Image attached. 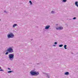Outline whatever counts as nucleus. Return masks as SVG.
I'll return each instance as SVG.
<instances>
[{
    "label": "nucleus",
    "instance_id": "nucleus-13",
    "mask_svg": "<svg viewBox=\"0 0 78 78\" xmlns=\"http://www.w3.org/2000/svg\"><path fill=\"white\" fill-rule=\"evenodd\" d=\"M29 3H30V5H32L33 3H32V2H31V1H29Z\"/></svg>",
    "mask_w": 78,
    "mask_h": 78
},
{
    "label": "nucleus",
    "instance_id": "nucleus-24",
    "mask_svg": "<svg viewBox=\"0 0 78 78\" xmlns=\"http://www.w3.org/2000/svg\"><path fill=\"white\" fill-rule=\"evenodd\" d=\"M53 47H55V46H56V45H53Z\"/></svg>",
    "mask_w": 78,
    "mask_h": 78
},
{
    "label": "nucleus",
    "instance_id": "nucleus-19",
    "mask_svg": "<svg viewBox=\"0 0 78 78\" xmlns=\"http://www.w3.org/2000/svg\"><path fill=\"white\" fill-rule=\"evenodd\" d=\"M76 19V17H74L73 19V20H75Z\"/></svg>",
    "mask_w": 78,
    "mask_h": 78
},
{
    "label": "nucleus",
    "instance_id": "nucleus-7",
    "mask_svg": "<svg viewBox=\"0 0 78 78\" xmlns=\"http://www.w3.org/2000/svg\"><path fill=\"white\" fill-rule=\"evenodd\" d=\"M75 5L77 7H78V1H76L75 2Z\"/></svg>",
    "mask_w": 78,
    "mask_h": 78
},
{
    "label": "nucleus",
    "instance_id": "nucleus-27",
    "mask_svg": "<svg viewBox=\"0 0 78 78\" xmlns=\"http://www.w3.org/2000/svg\"><path fill=\"white\" fill-rule=\"evenodd\" d=\"M56 25H58V24H56Z\"/></svg>",
    "mask_w": 78,
    "mask_h": 78
},
{
    "label": "nucleus",
    "instance_id": "nucleus-5",
    "mask_svg": "<svg viewBox=\"0 0 78 78\" xmlns=\"http://www.w3.org/2000/svg\"><path fill=\"white\" fill-rule=\"evenodd\" d=\"M56 30H63V27H58L56 28Z\"/></svg>",
    "mask_w": 78,
    "mask_h": 78
},
{
    "label": "nucleus",
    "instance_id": "nucleus-29",
    "mask_svg": "<svg viewBox=\"0 0 78 78\" xmlns=\"http://www.w3.org/2000/svg\"><path fill=\"white\" fill-rule=\"evenodd\" d=\"M61 0V1H62V0Z\"/></svg>",
    "mask_w": 78,
    "mask_h": 78
},
{
    "label": "nucleus",
    "instance_id": "nucleus-28",
    "mask_svg": "<svg viewBox=\"0 0 78 78\" xmlns=\"http://www.w3.org/2000/svg\"><path fill=\"white\" fill-rule=\"evenodd\" d=\"M31 40H33V39H31Z\"/></svg>",
    "mask_w": 78,
    "mask_h": 78
},
{
    "label": "nucleus",
    "instance_id": "nucleus-26",
    "mask_svg": "<svg viewBox=\"0 0 78 78\" xmlns=\"http://www.w3.org/2000/svg\"><path fill=\"white\" fill-rule=\"evenodd\" d=\"M0 21H1V19H0Z\"/></svg>",
    "mask_w": 78,
    "mask_h": 78
},
{
    "label": "nucleus",
    "instance_id": "nucleus-14",
    "mask_svg": "<svg viewBox=\"0 0 78 78\" xmlns=\"http://www.w3.org/2000/svg\"><path fill=\"white\" fill-rule=\"evenodd\" d=\"M62 2H63V3H66V2H67V0H63Z\"/></svg>",
    "mask_w": 78,
    "mask_h": 78
},
{
    "label": "nucleus",
    "instance_id": "nucleus-4",
    "mask_svg": "<svg viewBox=\"0 0 78 78\" xmlns=\"http://www.w3.org/2000/svg\"><path fill=\"white\" fill-rule=\"evenodd\" d=\"M7 51H8L9 53H12L14 52L13 49H12V48L11 47H9L7 49Z\"/></svg>",
    "mask_w": 78,
    "mask_h": 78
},
{
    "label": "nucleus",
    "instance_id": "nucleus-17",
    "mask_svg": "<svg viewBox=\"0 0 78 78\" xmlns=\"http://www.w3.org/2000/svg\"><path fill=\"white\" fill-rule=\"evenodd\" d=\"M8 53H9V52H6V53H5V55H8Z\"/></svg>",
    "mask_w": 78,
    "mask_h": 78
},
{
    "label": "nucleus",
    "instance_id": "nucleus-16",
    "mask_svg": "<svg viewBox=\"0 0 78 78\" xmlns=\"http://www.w3.org/2000/svg\"><path fill=\"white\" fill-rule=\"evenodd\" d=\"M4 12H5V13H6V14H7V13H8V12L6 11V10H4Z\"/></svg>",
    "mask_w": 78,
    "mask_h": 78
},
{
    "label": "nucleus",
    "instance_id": "nucleus-21",
    "mask_svg": "<svg viewBox=\"0 0 78 78\" xmlns=\"http://www.w3.org/2000/svg\"><path fill=\"white\" fill-rule=\"evenodd\" d=\"M8 70H11V68H8Z\"/></svg>",
    "mask_w": 78,
    "mask_h": 78
},
{
    "label": "nucleus",
    "instance_id": "nucleus-10",
    "mask_svg": "<svg viewBox=\"0 0 78 78\" xmlns=\"http://www.w3.org/2000/svg\"><path fill=\"white\" fill-rule=\"evenodd\" d=\"M17 26V24H14L13 26V28H15V27Z\"/></svg>",
    "mask_w": 78,
    "mask_h": 78
},
{
    "label": "nucleus",
    "instance_id": "nucleus-3",
    "mask_svg": "<svg viewBox=\"0 0 78 78\" xmlns=\"http://www.w3.org/2000/svg\"><path fill=\"white\" fill-rule=\"evenodd\" d=\"M7 37L9 39V38H13L14 37V35L13 34V33H10L8 34Z\"/></svg>",
    "mask_w": 78,
    "mask_h": 78
},
{
    "label": "nucleus",
    "instance_id": "nucleus-11",
    "mask_svg": "<svg viewBox=\"0 0 78 78\" xmlns=\"http://www.w3.org/2000/svg\"><path fill=\"white\" fill-rule=\"evenodd\" d=\"M64 48L65 49H67V45H64Z\"/></svg>",
    "mask_w": 78,
    "mask_h": 78
},
{
    "label": "nucleus",
    "instance_id": "nucleus-20",
    "mask_svg": "<svg viewBox=\"0 0 78 78\" xmlns=\"http://www.w3.org/2000/svg\"><path fill=\"white\" fill-rule=\"evenodd\" d=\"M0 71H2V72H4V70L2 69H0Z\"/></svg>",
    "mask_w": 78,
    "mask_h": 78
},
{
    "label": "nucleus",
    "instance_id": "nucleus-9",
    "mask_svg": "<svg viewBox=\"0 0 78 78\" xmlns=\"http://www.w3.org/2000/svg\"><path fill=\"white\" fill-rule=\"evenodd\" d=\"M65 75H69V72H66L65 73Z\"/></svg>",
    "mask_w": 78,
    "mask_h": 78
},
{
    "label": "nucleus",
    "instance_id": "nucleus-18",
    "mask_svg": "<svg viewBox=\"0 0 78 78\" xmlns=\"http://www.w3.org/2000/svg\"><path fill=\"white\" fill-rule=\"evenodd\" d=\"M51 13H55V12H54L53 11H52L51 12Z\"/></svg>",
    "mask_w": 78,
    "mask_h": 78
},
{
    "label": "nucleus",
    "instance_id": "nucleus-8",
    "mask_svg": "<svg viewBox=\"0 0 78 78\" xmlns=\"http://www.w3.org/2000/svg\"><path fill=\"white\" fill-rule=\"evenodd\" d=\"M44 74H45V75H47V78H50V76L48 75V74H47V73H44Z\"/></svg>",
    "mask_w": 78,
    "mask_h": 78
},
{
    "label": "nucleus",
    "instance_id": "nucleus-6",
    "mask_svg": "<svg viewBox=\"0 0 78 78\" xmlns=\"http://www.w3.org/2000/svg\"><path fill=\"white\" fill-rule=\"evenodd\" d=\"M50 27V25H48L45 27V30H48V29H49V28Z\"/></svg>",
    "mask_w": 78,
    "mask_h": 78
},
{
    "label": "nucleus",
    "instance_id": "nucleus-25",
    "mask_svg": "<svg viewBox=\"0 0 78 78\" xmlns=\"http://www.w3.org/2000/svg\"><path fill=\"white\" fill-rule=\"evenodd\" d=\"M69 20H72V19H70Z\"/></svg>",
    "mask_w": 78,
    "mask_h": 78
},
{
    "label": "nucleus",
    "instance_id": "nucleus-22",
    "mask_svg": "<svg viewBox=\"0 0 78 78\" xmlns=\"http://www.w3.org/2000/svg\"><path fill=\"white\" fill-rule=\"evenodd\" d=\"M54 44H55V45H56V44H58V43H57V42H55L54 43Z\"/></svg>",
    "mask_w": 78,
    "mask_h": 78
},
{
    "label": "nucleus",
    "instance_id": "nucleus-2",
    "mask_svg": "<svg viewBox=\"0 0 78 78\" xmlns=\"http://www.w3.org/2000/svg\"><path fill=\"white\" fill-rule=\"evenodd\" d=\"M9 58L10 61H12L14 57V54H10L9 55Z\"/></svg>",
    "mask_w": 78,
    "mask_h": 78
},
{
    "label": "nucleus",
    "instance_id": "nucleus-23",
    "mask_svg": "<svg viewBox=\"0 0 78 78\" xmlns=\"http://www.w3.org/2000/svg\"><path fill=\"white\" fill-rule=\"evenodd\" d=\"M37 65H39L40 64L39 63H37Z\"/></svg>",
    "mask_w": 78,
    "mask_h": 78
},
{
    "label": "nucleus",
    "instance_id": "nucleus-12",
    "mask_svg": "<svg viewBox=\"0 0 78 78\" xmlns=\"http://www.w3.org/2000/svg\"><path fill=\"white\" fill-rule=\"evenodd\" d=\"M14 71H9L8 72V73H11V72H13Z\"/></svg>",
    "mask_w": 78,
    "mask_h": 78
},
{
    "label": "nucleus",
    "instance_id": "nucleus-1",
    "mask_svg": "<svg viewBox=\"0 0 78 78\" xmlns=\"http://www.w3.org/2000/svg\"><path fill=\"white\" fill-rule=\"evenodd\" d=\"M30 73L31 76H37L39 74V72H37L36 71H31L30 72Z\"/></svg>",
    "mask_w": 78,
    "mask_h": 78
},
{
    "label": "nucleus",
    "instance_id": "nucleus-15",
    "mask_svg": "<svg viewBox=\"0 0 78 78\" xmlns=\"http://www.w3.org/2000/svg\"><path fill=\"white\" fill-rule=\"evenodd\" d=\"M59 47H63V44H60L59 45Z\"/></svg>",
    "mask_w": 78,
    "mask_h": 78
}]
</instances>
